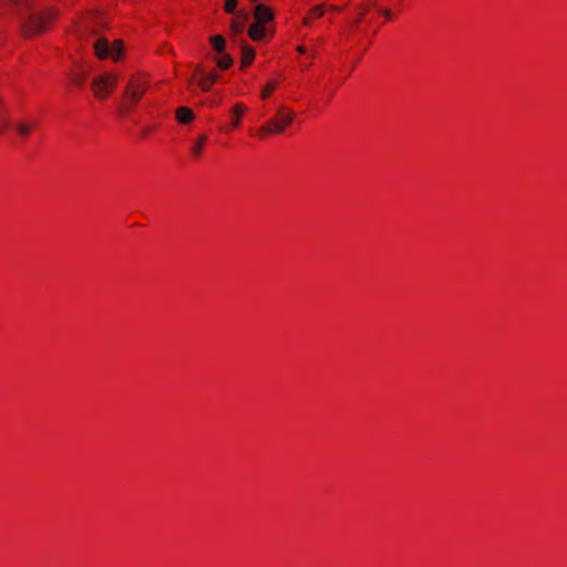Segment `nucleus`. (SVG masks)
Here are the masks:
<instances>
[{"mask_svg": "<svg viewBox=\"0 0 567 567\" xmlns=\"http://www.w3.org/2000/svg\"><path fill=\"white\" fill-rule=\"evenodd\" d=\"M59 16V10L54 7L48 8L41 12H31L21 18V32L24 38L41 34L48 30Z\"/></svg>", "mask_w": 567, "mask_h": 567, "instance_id": "1", "label": "nucleus"}, {"mask_svg": "<svg viewBox=\"0 0 567 567\" xmlns=\"http://www.w3.org/2000/svg\"><path fill=\"white\" fill-rule=\"evenodd\" d=\"M295 120V112L286 106H280L276 115L262 124L256 135L259 138H266L269 135H278L286 131Z\"/></svg>", "mask_w": 567, "mask_h": 567, "instance_id": "2", "label": "nucleus"}, {"mask_svg": "<svg viewBox=\"0 0 567 567\" xmlns=\"http://www.w3.org/2000/svg\"><path fill=\"white\" fill-rule=\"evenodd\" d=\"M94 53L100 60L110 59L114 62L121 61L125 55V47L121 39L110 41L104 37H100L93 44Z\"/></svg>", "mask_w": 567, "mask_h": 567, "instance_id": "3", "label": "nucleus"}, {"mask_svg": "<svg viewBox=\"0 0 567 567\" xmlns=\"http://www.w3.org/2000/svg\"><path fill=\"white\" fill-rule=\"evenodd\" d=\"M118 83V76L113 72H103L96 75L92 81V92L99 100L107 99Z\"/></svg>", "mask_w": 567, "mask_h": 567, "instance_id": "4", "label": "nucleus"}, {"mask_svg": "<svg viewBox=\"0 0 567 567\" xmlns=\"http://www.w3.org/2000/svg\"><path fill=\"white\" fill-rule=\"evenodd\" d=\"M147 87L148 81L144 75L133 76L126 86L125 96L130 99L133 104H136L145 94Z\"/></svg>", "mask_w": 567, "mask_h": 567, "instance_id": "5", "label": "nucleus"}, {"mask_svg": "<svg viewBox=\"0 0 567 567\" xmlns=\"http://www.w3.org/2000/svg\"><path fill=\"white\" fill-rule=\"evenodd\" d=\"M107 21L101 12H89L80 22V29L83 32L99 33L106 28Z\"/></svg>", "mask_w": 567, "mask_h": 567, "instance_id": "6", "label": "nucleus"}, {"mask_svg": "<svg viewBox=\"0 0 567 567\" xmlns=\"http://www.w3.org/2000/svg\"><path fill=\"white\" fill-rule=\"evenodd\" d=\"M274 18H275L274 10L268 4H266L264 2L256 3V6L254 8V21L255 22L266 25L267 23L271 22L274 20Z\"/></svg>", "mask_w": 567, "mask_h": 567, "instance_id": "7", "label": "nucleus"}, {"mask_svg": "<svg viewBox=\"0 0 567 567\" xmlns=\"http://www.w3.org/2000/svg\"><path fill=\"white\" fill-rule=\"evenodd\" d=\"M217 79L218 74L214 71H210L208 73H202L199 70H196V72L193 75V80L197 82L198 86L204 92L209 91L217 81Z\"/></svg>", "mask_w": 567, "mask_h": 567, "instance_id": "8", "label": "nucleus"}, {"mask_svg": "<svg viewBox=\"0 0 567 567\" xmlns=\"http://www.w3.org/2000/svg\"><path fill=\"white\" fill-rule=\"evenodd\" d=\"M248 107L244 103H236L230 109L231 121L229 123V131L237 130L241 125L244 115L247 113Z\"/></svg>", "mask_w": 567, "mask_h": 567, "instance_id": "9", "label": "nucleus"}, {"mask_svg": "<svg viewBox=\"0 0 567 567\" xmlns=\"http://www.w3.org/2000/svg\"><path fill=\"white\" fill-rule=\"evenodd\" d=\"M37 126H38L37 118L29 117V118H24V120L17 122L14 125V128H16L17 134L20 137L27 138L32 134V132L37 128Z\"/></svg>", "mask_w": 567, "mask_h": 567, "instance_id": "10", "label": "nucleus"}, {"mask_svg": "<svg viewBox=\"0 0 567 567\" xmlns=\"http://www.w3.org/2000/svg\"><path fill=\"white\" fill-rule=\"evenodd\" d=\"M268 34V28L265 24L252 22L248 28V35L252 41H261Z\"/></svg>", "mask_w": 567, "mask_h": 567, "instance_id": "11", "label": "nucleus"}, {"mask_svg": "<svg viewBox=\"0 0 567 567\" xmlns=\"http://www.w3.org/2000/svg\"><path fill=\"white\" fill-rule=\"evenodd\" d=\"M256 58V51L252 47L245 44L241 45V56H240V69H246L252 64Z\"/></svg>", "mask_w": 567, "mask_h": 567, "instance_id": "12", "label": "nucleus"}, {"mask_svg": "<svg viewBox=\"0 0 567 567\" xmlns=\"http://www.w3.org/2000/svg\"><path fill=\"white\" fill-rule=\"evenodd\" d=\"M207 135L203 134L200 135L199 137H197L193 145L190 146V155L197 159L199 157H202V155L204 154L205 152V148H206V145H207Z\"/></svg>", "mask_w": 567, "mask_h": 567, "instance_id": "13", "label": "nucleus"}, {"mask_svg": "<svg viewBox=\"0 0 567 567\" xmlns=\"http://www.w3.org/2000/svg\"><path fill=\"white\" fill-rule=\"evenodd\" d=\"M175 116L181 124H189L195 118L194 112L187 106H179L175 112Z\"/></svg>", "mask_w": 567, "mask_h": 567, "instance_id": "14", "label": "nucleus"}, {"mask_svg": "<svg viewBox=\"0 0 567 567\" xmlns=\"http://www.w3.org/2000/svg\"><path fill=\"white\" fill-rule=\"evenodd\" d=\"M280 79L268 80L260 91V97L262 100H268L271 96V94L278 89Z\"/></svg>", "mask_w": 567, "mask_h": 567, "instance_id": "15", "label": "nucleus"}, {"mask_svg": "<svg viewBox=\"0 0 567 567\" xmlns=\"http://www.w3.org/2000/svg\"><path fill=\"white\" fill-rule=\"evenodd\" d=\"M212 48L219 54L224 53L226 41L223 35L216 34L209 38Z\"/></svg>", "mask_w": 567, "mask_h": 567, "instance_id": "16", "label": "nucleus"}, {"mask_svg": "<svg viewBox=\"0 0 567 567\" xmlns=\"http://www.w3.org/2000/svg\"><path fill=\"white\" fill-rule=\"evenodd\" d=\"M17 10L27 11L33 7L34 0H8Z\"/></svg>", "mask_w": 567, "mask_h": 567, "instance_id": "17", "label": "nucleus"}, {"mask_svg": "<svg viewBox=\"0 0 567 567\" xmlns=\"http://www.w3.org/2000/svg\"><path fill=\"white\" fill-rule=\"evenodd\" d=\"M217 66L221 70H228L233 65V59L227 53H221L218 59H216Z\"/></svg>", "mask_w": 567, "mask_h": 567, "instance_id": "18", "label": "nucleus"}, {"mask_svg": "<svg viewBox=\"0 0 567 567\" xmlns=\"http://www.w3.org/2000/svg\"><path fill=\"white\" fill-rule=\"evenodd\" d=\"M8 126V120L6 115V103L0 96V135L4 132Z\"/></svg>", "mask_w": 567, "mask_h": 567, "instance_id": "19", "label": "nucleus"}, {"mask_svg": "<svg viewBox=\"0 0 567 567\" xmlns=\"http://www.w3.org/2000/svg\"><path fill=\"white\" fill-rule=\"evenodd\" d=\"M307 14L309 16V18H311L312 20H316V19H319L321 17H323L324 14V4H318V6H315L312 7L308 12Z\"/></svg>", "mask_w": 567, "mask_h": 567, "instance_id": "20", "label": "nucleus"}, {"mask_svg": "<svg viewBox=\"0 0 567 567\" xmlns=\"http://www.w3.org/2000/svg\"><path fill=\"white\" fill-rule=\"evenodd\" d=\"M238 0H225L224 10L226 13L234 14L236 12Z\"/></svg>", "mask_w": 567, "mask_h": 567, "instance_id": "21", "label": "nucleus"}, {"mask_svg": "<svg viewBox=\"0 0 567 567\" xmlns=\"http://www.w3.org/2000/svg\"><path fill=\"white\" fill-rule=\"evenodd\" d=\"M85 80L84 75L72 73L70 74V81L76 85H81Z\"/></svg>", "mask_w": 567, "mask_h": 567, "instance_id": "22", "label": "nucleus"}, {"mask_svg": "<svg viewBox=\"0 0 567 567\" xmlns=\"http://www.w3.org/2000/svg\"><path fill=\"white\" fill-rule=\"evenodd\" d=\"M231 28H233V31H234L235 33H238V32H240V31H241V28H243V27H241V24H240V23H238V22L236 21V18H234V20H233V24H231Z\"/></svg>", "mask_w": 567, "mask_h": 567, "instance_id": "23", "label": "nucleus"}, {"mask_svg": "<svg viewBox=\"0 0 567 567\" xmlns=\"http://www.w3.org/2000/svg\"><path fill=\"white\" fill-rule=\"evenodd\" d=\"M311 21H312V19H311V18H309V16H308V14H306V16H305V18L302 19V24H303L305 27H309V25H310V23H311Z\"/></svg>", "mask_w": 567, "mask_h": 567, "instance_id": "24", "label": "nucleus"}, {"mask_svg": "<svg viewBox=\"0 0 567 567\" xmlns=\"http://www.w3.org/2000/svg\"><path fill=\"white\" fill-rule=\"evenodd\" d=\"M330 11L332 12H340L342 10V7L331 4L328 7Z\"/></svg>", "mask_w": 567, "mask_h": 567, "instance_id": "25", "label": "nucleus"}, {"mask_svg": "<svg viewBox=\"0 0 567 567\" xmlns=\"http://www.w3.org/2000/svg\"><path fill=\"white\" fill-rule=\"evenodd\" d=\"M297 51L300 53V54H303L307 52V48L305 45H298L297 47Z\"/></svg>", "mask_w": 567, "mask_h": 567, "instance_id": "26", "label": "nucleus"}, {"mask_svg": "<svg viewBox=\"0 0 567 567\" xmlns=\"http://www.w3.org/2000/svg\"><path fill=\"white\" fill-rule=\"evenodd\" d=\"M383 16H385L388 19H391L392 18V13L390 10H383Z\"/></svg>", "mask_w": 567, "mask_h": 567, "instance_id": "27", "label": "nucleus"}, {"mask_svg": "<svg viewBox=\"0 0 567 567\" xmlns=\"http://www.w3.org/2000/svg\"><path fill=\"white\" fill-rule=\"evenodd\" d=\"M363 16H364V10H361V11H360V16H359V18L357 19V21H355V22H357V23H360V22H361V20H362V17H363Z\"/></svg>", "mask_w": 567, "mask_h": 567, "instance_id": "28", "label": "nucleus"}]
</instances>
